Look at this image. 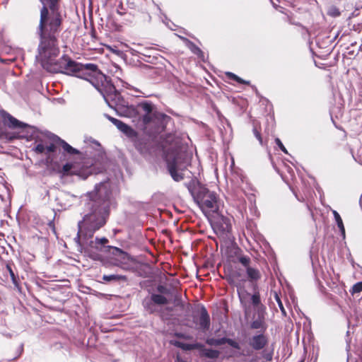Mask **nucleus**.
I'll return each instance as SVG.
<instances>
[{
	"mask_svg": "<svg viewBox=\"0 0 362 362\" xmlns=\"http://www.w3.org/2000/svg\"><path fill=\"white\" fill-rule=\"evenodd\" d=\"M81 203L83 206L85 215L78 223V230L75 241L78 251L83 252L94 260H98L101 258L99 252H106L112 247L106 245L108 243L106 238L92 239L94 233L105 226L109 216V182L96 185L93 191L81 197Z\"/></svg>",
	"mask_w": 362,
	"mask_h": 362,
	"instance_id": "obj_2",
	"label": "nucleus"
},
{
	"mask_svg": "<svg viewBox=\"0 0 362 362\" xmlns=\"http://www.w3.org/2000/svg\"><path fill=\"white\" fill-rule=\"evenodd\" d=\"M275 143L284 153H288L286 148H285V146H284V144L279 138H276L275 139Z\"/></svg>",
	"mask_w": 362,
	"mask_h": 362,
	"instance_id": "obj_25",
	"label": "nucleus"
},
{
	"mask_svg": "<svg viewBox=\"0 0 362 362\" xmlns=\"http://www.w3.org/2000/svg\"><path fill=\"white\" fill-rule=\"evenodd\" d=\"M180 337L185 338V339H189V337L185 336L184 334L179 335Z\"/></svg>",
	"mask_w": 362,
	"mask_h": 362,
	"instance_id": "obj_38",
	"label": "nucleus"
},
{
	"mask_svg": "<svg viewBox=\"0 0 362 362\" xmlns=\"http://www.w3.org/2000/svg\"><path fill=\"white\" fill-rule=\"evenodd\" d=\"M206 343L210 346H220L226 344V338L214 339L209 338L206 340Z\"/></svg>",
	"mask_w": 362,
	"mask_h": 362,
	"instance_id": "obj_18",
	"label": "nucleus"
},
{
	"mask_svg": "<svg viewBox=\"0 0 362 362\" xmlns=\"http://www.w3.org/2000/svg\"><path fill=\"white\" fill-rule=\"evenodd\" d=\"M56 146L54 144H49L48 146H46V152L45 153H49L55 151Z\"/></svg>",
	"mask_w": 362,
	"mask_h": 362,
	"instance_id": "obj_30",
	"label": "nucleus"
},
{
	"mask_svg": "<svg viewBox=\"0 0 362 362\" xmlns=\"http://www.w3.org/2000/svg\"><path fill=\"white\" fill-rule=\"evenodd\" d=\"M239 262L245 267V269L250 267V258L247 256H240L239 258Z\"/></svg>",
	"mask_w": 362,
	"mask_h": 362,
	"instance_id": "obj_21",
	"label": "nucleus"
},
{
	"mask_svg": "<svg viewBox=\"0 0 362 362\" xmlns=\"http://www.w3.org/2000/svg\"><path fill=\"white\" fill-rule=\"evenodd\" d=\"M107 117L118 128L119 131L123 132L128 137L134 138L136 136V132L132 128H131L129 126L124 124L122 121L116 118L112 117L110 116H107Z\"/></svg>",
	"mask_w": 362,
	"mask_h": 362,
	"instance_id": "obj_7",
	"label": "nucleus"
},
{
	"mask_svg": "<svg viewBox=\"0 0 362 362\" xmlns=\"http://www.w3.org/2000/svg\"><path fill=\"white\" fill-rule=\"evenodd\" d=\"M267 343L266 337L263 334L253 336L249 341V344L255 350L263 349Z\"/></svg>",
	"mask_w": 362,
	"mask_h": 362,
	"instance_id": "obj_8",
	"label": "nucleus"
},
{
	"mask_svg": "<svg viewBox=\"0 0 362 362\" xmlns=\"http://www.w3.org/2000/svg\"><path fill=\"white\" fill-rule=\"evenodd\" d=\"M252 354V351H251L250 349H247V351H245V352L242 353V355H243V356H251Z\"/></svg>",
	"mask_w": 362,
	"mask_h": 362,
	"instance_id": "obj_34",
	"label": "nucleus"
},
{
	"mask_svg": "<svg viewBox=\"0 0 362 362\" xmlns=\"http://www.w3.org/2000/svg\"><path fill=\"white\" fill-rule=\"evenodd\" d=\"M151 300L157 305H165L168 303L167 298L160 294H153L151 296Z\"/></svg>",
	"mask_w": 362,
	"mask_h": 362,
	"instance_id": "obj_17",
	"label": "nucleus"
},
{
	"mask_svg": "<svg viewBox=\"0 0 362 362\" xmlns=\"http://www.w3.org/2000/svg\"><path fill=\"white\" fill-rule=\"evenodd\" d=\"M0 61H1V62H4V63H6V62H7V61H8V60H3V59H1L0 58Z\"/></svg>",
	"mask_w": 362,
	"mask_h": 362,
	"instance_id": "obj_39",
	"label": "nucleus"
},
{
	"mask_svg": "<svg viewBox=\"0 0 362 362\" xmlns=\"http://www.w3.org/2000/svg\"><path fill=\"white\" fill-rule=\"evenodd\" d=\"M42 2H43V0H40Z\"/></svg>",
	"mask_w": 362,
	"mask_h": 362,
	"instance_id": "obj_40",
	"label": "nucleus"
},
{
	"mask_svg": "<svg viewBox=\"0 0 362 362\" xmlns=\"http://www.w3.org/2000/svg\"><path fill=\"white\" fill-rule=\"evenodd\" d=\"M153 104L149 102L141 103L137 105L138 112L144 113L142 115V122L144 125L150 124L153 119Z\"/></svg>",
	"mask_w": 362,
	"mask_h": 362,
	"instance_id": "obj_6",
	"label": "nucleus"
},
{
	"mask_svg": "<svg viewBox=\"0 0 362 362\" xmlns=\"http://www.w3.org/2000/svg\"><path fill=\"white\" fill-rule=\"evenodd\" d=\"M6 269H7L8 272H9V274H10V276H11V280H12L13 283L14 284H16V276H15L14 272H13V270H12V269H11V266H10V265H8V264H7V265H6Z\"/></svg>",
	"mask_w": 362,
	"mask_h": 362,
	"instance_id": "obj_26",
	"label": "nucleus"
},
{
	"mask_svg": "<svg viewBox=\"0 0 362 362\" xmlns=\"http://www.w3.org/2000/svg\"><path fill=\"white\" fill-rule=\"evenodd\" d=\"M176 362H187L185 360H183L180 356H177Z\"/></svg>",
	"mask_w": 362,
	"mask_h": 362,
	"instance_id": "obj_35",
	"label": "nucleus"
},
{
	"mask_svg": "<svg viewBox=\"0 0 362 362\" xmlns=\"http://www.w3.org/2000/svg\"><path fill=\"white\" fill-rule=\"evenodd\" d=\"M332 214L334 215V217L335 221L337 223V225L338 228H339V230H340V231L341 233V235L343 236H344L345 235V229H344L343 221H342V219H341L340 215L335 210L332 211Z\"/></svg>",
	"mask_w": 362,
	"mask_h": 362,
	"instance_id": "obj_16",
	"label": "nucleus"
},
{
	"mask_svg": "<svg viewBox=\"0 0 362 362\" xmlns=\"http://www.w3.org/2000/svg\"><path fill=\"white\" fill-rule=\"evenodd\" d=\"M192 349H200V351H202V349H204V345L200 343L192 344ZM200 353H202V351H200Z\"/></svg>",
	"mask_w": 362,
	"mask_h": 362,
	"instance_id": "obj_32",
	"label": "nucleus"
},
{
	"mask_svg": "<svg viewBox=\"0 0 362 362\" xmlns=\"http://www.w3.org/2000/svg\"><path fill=\"white\" fill-rule=\"evenodd\" d=\"M199 325L201 329L207 330L210 326V317L204 307H202L200 310V316L199 319Z\"/></svg>",
	"mask_w": 362,
	"mask_h": 362,
	"instance_id": "obj_9",
	"label": "nucleus"
},
{
	"mask_svg": "<svg viewBox=\"0 0 362 362\" xmlns=\"http://www.w3.org/2000/svg\"><path fill=\"white\" fill-rule=\"evenodd\" d=\"M95 168L92 165L83 164L80 166L76 163H67L63 165L60 173L63 175H78L82 179H86L94 173Z\"/></svg>",
	"mask_w": 362,
	"mask_h": 362,
	"instance_id": "obj_5",
	"label": "nucleus"
},
{
	"mask_svg": "<svg viewBox=\"0 0 362 362\" xmlns=\"http://www.w3.org/2000/svg\"><path fill=\"white\" fill-rule=\"evenodd\" d=\"M226 75L230 78V79H233L237 82H238L239 83H242V84H249V81H245L243 79H242L241 78H240L239 76H238L237 75L234 74L233 73H231V72H228L226 73Z\"/></svg>",
	"mask_w": 362,
	"mask_h": 362,
	"instance_id": "obj_19",
	"label": "nucleus"
},
{
	"mask_svg": "<svg viewBox=\"0 0 362 362\" xmlns=\"http://www.w3.org/2000/svg\"><path fill=\"white\" fill-rule=\"evenodd\" d=\"M226 343L235 349H240L239 344L233 339L226 338Z\"/></svg>",
	"mask_w": 362,
	"mask_h": 362,
	"instance_id": "obj_23",
	"label": "nucleus"
},
{
	"mask_svg": "<svg viewBox=\"0 0 362 362\" xmlns=\"http://www.w3.org/2000/svg\"><path fill=\"white\" fill-rule=\"evenodd\" d=\"M262 315V314L260 315ZM260 317L259 315V319L257 320H255L252 322L251 324V327L253 328V329H259L262 327V320L260 319Z\"/></svg>",
	"mask_w": 362,
	"mask_h": 362,
	"instance_id": "obj_24",
	"label": "nucleus"
},
{
	"mask_svg": "<svg viewBox=\"0 0 362 362\" xmlns=\"http://www.w3.org/2000/svg\"><path fill=\"white\" fill-rule=\"evenodd\" d=\"M58 142H59V144L62 146L64 153H66L69 155H74V154L80 153L78 150H77L76 148L70 146L65 141L58 138Z\"/></svg>",
	"mask_w": 362,
	"mask_h": 362,
	"instance_id": "obj_11",
	"label": "nucleus"
},
{
	"mask_svg": "<svg viewBox=\"0 0 362 362\" xmlns=\"http://www.w3.org/2000/svg\"><path fill=\"white\" fill-rule=\"evenodd\" d=\"M157 290L158 292L162 293H168L167 291V288L163 286H158L157 288Z\"/></svg>",
	"mask_w": 362,
	"mask_h": 362,
	"instance_id": "obj_33",
	"label": "nucleus"
},
{
	"mask_svg": "<svg viewBox=\"0 0 362 362\" xmlns=\"http://www.w3.org/2000/svg\"><path fill=\"white\" fill-rule=\"evenodd\" d=\"M275 298H276V300L277 301V303H278V305H279L280 310H281L282 313L284 315H285L286 314L285 309H284V308L283 306V304H282V302H281V299L279 298V297L278 296V295L276 293L275 294Z\"/></svg>",
	"mask_w": 362,
	"mask_h": 362,
	"instance_id": "obj_28",
	"label": "nucleus"
},
{
	"mask_svg": "<svg viewBox=\"0 0 362 362\" xmlns=\"http://www.w3.org/2000/svg\"><path fill=\"white\" fill-rule=\"evenodd\" d=\"M265 358H266V359H267V360H268V361H271V360H272V354H267V355L265 356Z\"/></svg>",
	"mask_w": 362,
	"mask_h": 362,
	"instance_id": "obj_36",
	"label": "nucleus"
},
{
	"mask_svg": "<svg viewBox=\"0 0 362 362\" xmlns=\"http://www.w3.org/2000/svg\"><path fill=\"white\" fill-rule=\"evenodd\" d=\"M192 196L194 202L206 216L209 217L211 214L218 212L219 203L215 192L203 186H199L192 193Z\"/></svg>",
	"mask_w": 362,
	"mask_h": 362,
	"instance_id": "obj_3",
	"label": "nucleus"
},
{
	"mask_svg": "<svg viewBox=\"0 0 362 362\" xmlns=\"http://www.w3.org/2000/svg\"><path fill=\"white\" fill-rule=\"evenodd\" d=\"M176 346L185 350V351H189L192 350V344H186L181 341H175L174 344Z\"/></svg>",
	"mask_w": 362,
	"mask_h": 362,
	"instance_id": "obj_20",
	"label": "nucleus"
},
{
	"mask_svg": "<svg viewBox=\"0 0 362 362\" xmlns=\"http://www.w3.org/2000/svg\"><path fill=\"white\" fill-rule=\"evenodd\" d=\"M253 133L255 136L257 138V139L259 141V144L262 145V138L261 136V134L259 132L257 129V128L253 129Z\"/></svg>",
	"mask_w": 362,
	"mask_h": 362,
	"instance_id": "obj_29",
	"label": "nucleus"
},
{
	"mask_svg": "<svg viewBox=\"0 0 362 362\" xmlns=\"http://www.w3.org/2000/svg\"><path fill=\"white\" fill-rule=\"evenodd\" d=\"M1 115L4 118L5 122L8 124L9 127L19 128L22 127L23 123L19 122L18 119L12 117L11 115L5 112L4 111L1 112Z\"/></svg>",
	"mask_w": 362,
	"mask_h": 362,
	"instance_id": "obj_10",
	"label": "nucleus"
},
{
	"mask_svg": "<svg viewBox=\"0 0 362 362\" xmlns=\"http://www.w3.org/2000/svg\"><path fill=\"white\" fill-rule=\"evenodd\" d=\"M361 291H362V282H358L353 286L351 288V293H358Z\"/></svg>",
	"mask_w": 362,
	"mask_h": 362,
	"instance_id": "obj_22",
	"label": "nucleus"
},
{
	"mask_svg": "<svg viewBox=\"0 0 362 362\" xmlns=\"http://www.w3.org/2000/svg\"><path fill=\"white\" fill-rule=\"evenodd\" d=\"M35 151L37 153H45L46 152V146L42 144H39L35 146Z\"/></svg>",
	"mask_w": 362,
	"mask_h": 362,
	"instance_id": "obj_27",
	"label": "nucleus"
},
{
	"mask_svg": "<svg viewBox=\"0 0 362 362\" xmlns=\"http://www.w3.org/2000/svg\"><path fill=\"white\" fill-rule=\"evenodd\" d=\"M251 302L252 305L257 308L259 313L258 315L260 316L261 313H262V310L264 308V307L261 304L260 296L258 292L255 293L251 296Z\"/></svg>",
	"mask_w": 362,
	"mask_h": 362,
	"instance_id": "obj_12",
	"label": "nucleus"
},
{
	"mask_svg": "<svg viewBox=\"0 0 362 362\" xmlns=\"http://www.w3.org/2000/svg\"><path fill=\"white\" fill-rule=\"evenodd\" d=\"M246 272L250 281H257L261 277L260 272L257 269L250 267L246 269Z\"/></svg>",
	"mask_w": 362,
	"mask_h": 362,
	"instance_id": "obj_13",
	"label": "nucleus"
},
{
	"mask_svg": "<svg viewBox=\"0 0 362 362\" xmlns=\"http://www.w3.org/2000/svg\"><path fill=\"white\" fill-rule=\"evenodd\" d=\"M115 249L117 252H119V253H121L122 255H124V253L122 250H120L119 249H118V248H117V247H115Z\"/></svg>",
	"mask_w": 362,
	"mask_h": 362,
	"instance_id": "obj_37",
	"label": "nucleus"
},
{
	"mask_svg": "<svg viewBox=\"0 0 362 362\" xmlns=\"http://www.w3.org/2000/svg\"><path fill=\"white\" fill-rule=\"evenodd\" d=\"M168 168L173 179L179 182L183 179L181 170L185 168L187 163V159L184 153L178 152L175 156L171 157L170 154L166 156Z\"/></svg>",
	"mask_w": 362,
	"mask_h": 362,
	"instance_id": "obj_4",
	"label": "nucleus"
},
{
	"mask_svg": "<svg viewBox=\"0 0 362 362\" xmlns=\"http://www.w3.org/2000/svg\"><path fill=\"white\" fill-rule=\"evenodd\" d=\"M200 356H205L208 358L215 359L219 356V351L211 349H202Z\"/></svg>",
	"mask_w": 362,
	"mask_h": 362,
	"instance_id": "obj_14",
	"label": "nucleus"
},
{
	"mask_svg": "<svg viewBox=\"0 0 362 362\" xmlns=\"http://www.w3.org/2000/svg\"><path fill=\"white\" fill-rule=\"evenodd\" d=\"M49 12L45 5L40 11V20L37 30L40 37L36 60L42 67L51 73H62L83 78L92 84L106 99L115 87L107 81L106 76L93 64L83 65L66 56L56 59L59 54L57 35L62 23L57 10V0H49Z\"/></svg>",
	"mask_w": 362,
	"mask_h": 362,
	"instance_id": "obj_1",
	"label": "nucleus"
},
{
	"mask_svg": "<svg viewBox=\"0 0 362 362\" xmlns=\"http://www.w3.org/2000/svg\"><path fill=\"white\" fill-rule=\"evenodd\" d=\"M339 14L340 13L337 8L332 7L330 8V16H338Z\"/></svg>",
	"mask_w": 362,
	"mask_h": 362,
	"instance_id": "obj_31",
	"label": "nucleus"
},
{
	"mask_svg": "<svg viewBox=\"0 0 362 362\" xmlns=\"http://www.w3.org/2000/svg\"><path fill=\"white\" fill-rule=\"evenodd\" d=\"M103 280L105 281H127V277L124 275L119 274H110V275H103Z\"/></svg>",
	"mask_w": 362,
	"mask_h": 362,
	"instance_id": "obj_15",
	"label": "nucleus"
}]
</instances>
